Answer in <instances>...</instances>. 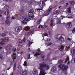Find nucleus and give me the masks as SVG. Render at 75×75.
<instances>
[{"mask_svg": "<svg viewBox=\"0 0 75 75\" xmlns=\"http://www.w3.org/2000/svg\"><path fill=\"white\" fill-rule=\"evenodd\" d=\"M15 18V17H12V18H11V19H14Z\"/></svg>", "mask_w": 75, "mask_h": 75, "instance_id": "nucleus-56", "label": "nucleus"}, {"mask_svg": "<svg viewBox=\"0 0 75 75\" xmlns=\"http://www.w3.org/2000/svg\"><path fill=\"white\" fill-rule=\"evenodd\" d=\"M64 46H59V50L60 51H64Z\"/></svg>", "mask_w": 75, "mask_h": 75, "instance_id": "nucleus-11", "label": "nucleus"}, {"mask_svg": "<svg viewBox=\"0 0 75 75\" xmlns=\"http://www.w3.org/2000/svg\"><path fill=\"white\" fill-rule=\"evenodd\" d=\"M2 54H0V59H3Z\"/></svg>", "mask_w": 75, "mask_h": 75, "instance_id": "nucleus-40", "label": "nucleus"}, {"mask_svg": "<svg viewBox=\"0 0 75 75\" xmlns=\"http://www.w3.org/2000/svg\"><path fill=\"white\" fill-rule=\"evenodd\" d=\"M34 1H29L28 2V4L29 5H33Z\"/></svg>", "mask_w": 75, "mask_h": 75, "instance_id": "nucleus-19", "label": "nucleus"}, {"mask_svg": "<svg viewBox=\"0 0 75 75\" xmlns=\"http://www.w3.org/2000/svg\"><path fill=\"white\" fill-rule=\"evenodd\" d=\"M51 54V53L50 52L48 54V56H49V55H50Z\"/></svg>", "mask_w": 75, "mask_h": 75, "instance_id": "nucleus-62", "label": "nucleus"}, {"mask_svg": "<svg viewBox=\"0 0 75 75\" xmlns=\"http://www.w3.org/2000/svg\"><path fill=\"white\" fill-rule=\"evenodd\" d=\"M69 60V57H68L65 61V63H66Z\"/></svg>", "mask_w": 75, "mask_h": 75, "instance_id": "nucleus-30", "label": "nucleus"}, {"mask_svg": "<svg viewBox=\"0 0 75 75\" xmlns=\"http://www.w3.org/2000/svg\"><path fill=\"white\" fill-rule=\"evenodd\" d=\"M63 62V61L61 59H60L58 60V63L60 64L62 63Z\"/></svg>", "mask_w": 75, "mask_h": 75, "instance_id": "nucleus-29", "label": "nucleus"}, {"mask_svg": "<svg viewBox=\"0 0 75 75\" xmlns=\"http://www.w3.org/2000/svg\"><path fill=\"white\" fill-rule=\"evenodd\" d=\"M23 65H24L25 66H27V62L26 61L24 63H23Z\"/></svg>", "mask_w": 75, "mask_h": 75, "instance_id": "nucleus-35", "label": "nucleus"}, {"mask_svg": "<svg viewBox=\"0 0 75 75\" xmlns=\"http://www.w3.org/2000/svg\"><path fill=\"white\" fill-rule=\"evenodd\" d=\"M23 75H26L27 74V71H23Z\"/></svg>", "mask_w": 75, "mask_h": 75, "instance_id": "nucleus-31", "label": "nucleus"}, {"mask_svg": "<svg viewBox=\"0 0 75 75\" xmlns=\"http://www.w3.org/2000/svg\"><path fill=\"white\" fill-rule=\"evenodd\" d=\"M28 59H29L30 58V54H29L28 55Z\"/></svg>", "mask_w": 75, "mask_h": 75, "instance_id": "nucleus-49", "label": "nucleus"}, {"mask_svg": "<svg viewBox=\"0 0 75 75\" xmlns=\"http://www.w3.org/2000/svg\"><path fill=\"white\" fill-rule=\"evenodd\" d=\"M28 51L29 52H30V51H31V50H30V48H28Z\"/></svg>", "mask_w": 75, "mask_h": 75, "instance_id": "nucleus-48", "label": "nucleus"}, {"mask_svg": "<svg viewBox=\"0 0 75 75\" xmlns=\"http://www.w3.org/2000/svg\"><path fill=\"white\" fill-rule=\"evenodd\" d=\"M29 33V32H26L25 33V35H28Z\"/></svg>", "mask_w": 75, "mask_h": 75, "instance_id": "nucleus-47", "label": "nucleus"}, {"mask_svg": "<svg viewBox=\"0 0 75 75\" xmlns=\"http://www.w3.org/2000/svg\"><path fill=\"white\" fill-rule=\"evenodd\" d=\"M12 47L11 44H9L8 45L7 47L6 48V50H10L11 49V48L10 47Z\"/></svg>", "mask_w": 75, "mask_h": 75, "instance_id": "nucleus-8", "label": "nucleus"}, {"mask_svg": "<svg viewBox=\"0 0 75 75\" xmlns=\"http://www.w3.org/2000/svg\"><path fill=\"white\" fill-rule=\"evenodd\" d=\"M12 58L13 59H16V54L15 53H13V54L12 57Z\"/></svg>", "mask_w": 75, "mask_h": 75, "instance_id": "nucleus-16", "label": "nucleus"}, {"mask_svg": "<svg viewBox=\"0 0 75 75\" xmlns=\"http://www.w3.org/2000/svg\"><path fill=\"white\" fill-rule=\"evenodd\" d=\"M22 29L21 26H19L18 27H16L15 28V31L16 32L18 33L21 31Z\"/></svg>", "mask_w": 75, "mask_h": 75, "instance_id": "nucleus-6", "label": "nucleus"}, {"mask_svg": "<svg viewBox=\"0 0 75 75\" xmlns=\"http://www.w3.org/2000/svg\"><path fill=\"white\" fill-rule=\"evenodd\" d=\"M67 11L68 13H70L71 12V8L70 7H69V8H68Z\"/></svg>", "mask_w": 75, "mask_h": 75, "instance_id": "nucleus-24", "label": "nucleus"}, {"mask_svg": "<svg viewBox=\"0 0 75 75\" xmlns=\"http://www.w3.org/2000/svg\"><path fill=\"white\" fill-rule=\"evenodd\" d=\"M34 17V15H32V16H30V17L31 18H33Z\"/></svg>", "mask_w": 75, "mask_h": 75, "instance_id": "nucleus-51", "label": "nucleus"}, {"mask_svg": "<svg viewBox=\"0 0 75 75\" xmlns=\"http://www.w3.org/2000/svg\"><path fill=\"white\" fill-rule=\"evenodd\" d=\"M25 38H23L22 40L23 41V42H25Z\"/></svg>", "mask_w": 75, "mask_h": 75, "instance_id": "nucleus-50", "label": "nucleus"}, {"mask_svg": "<svg viewBox=\"0 0 75 75\" xmlns=\"http://www.w3.org/2000/svg\"><path fill=\"white\" fill-rule=\"evenodd\" d=\"M20 16V15L18 14H17L16 15V17L17 18H18Z\"/></svg>", "mask_w": 75, "mask_h": 75, "instance_id": "nucleus-46", "label": "nucleus"}, {"mask_svg": "<svg viewBox=\"0 0 75 75\" xmlns=\"http://www.w3.org/2000/svg\"><path fill=\"white\" fill-rule=\"evenodd\" d=\"M12 51L13 52H15L16 51V48H13V49H12Z\"/></svg>", "mask_w": 75, "mask_h": 75, "instance_id": "nucleus-37", "label": "nucleus"}, {"mask_svg": "<svg viewBox=\"0 0 75 75\" xmlns=\"http://www.w3.org/2000/svg\"><path fill=\"white\" fill-rule=\"evenodd\" d=\"M9 10H6L5 12V14L6 15H7L9 14Z\"/></svg>", "mask_w": 75, "mask_h": 75, "instance_id": "nucleus-23", "label": "nucleus"}, {"mask_svg": "<svg viewBox=\"0 0 75 75\" xmlns=\"http://www.w3.org/2000/svg\"><path fill=\"white\" fill-rule=\"evenodd\" d=\"M30 29V28L28 26H26L24 28V30L25 31H28Z\"/></svg>", "mask_w": 75, "mask_h": 75, "instance_id": "nucleus-20", "label": "nucleus"}, {"mask_svg": "<svg viewBox=\"0 0 75 75\" xmlns=\"http://www.w3.org/2000/svg\"><path fill=\"white\" fill-rule=\"evenodd\" d=\"M23 71H22L20 73V75H23Z\"/></svg>", "mask_w": 75, "mask_h": 75, "instance_id": "nucleus-41", "label": "nucleus"}, {"mask_svg": "<svg viewBox=\"0 0 75 75\" xmlns=\"http://www.w3.org/2000/svg\"><path fill=\"white\" fill-rule=\"evenodd\" d=\"M69 3L71 4H75L74 1H69Z\"/></svg>", "mask_w": 75, "mask_h": 75, "instance_id": "nucleus-25", "label": "nucleus"}, {"mask_svg": "<svg viewBox=\"0 0 75 75\" xmlns=\"http://www.w3.org/2000/svg\"><path fill=\"white\" fill-rule=\"evenodd\" d=\"M32 74L34 75H38V72L37 71V70L34 69L33 71L32 72Z\"/></svg>", "mask_w": 75, "mask_h": 75, "instance_id": "nucleus-9", "label": "nucleus"}, {"mask_svg": "<svg viewBox=\"0 0 75 75\" xmlns=\"http://www.w3.org/2000/svg\"><path fill=\"white\" fill-rule=\"evenodd\" d=\"M48 34L47 33H45L44 34L45 36H48Z\"/></svg>", "mask_w": 75, "mask_h": 75, "instance_id": "nucleus-43", "label": "nucleus"}, {"mask_svg": "<svg viewBox=\"0 0 75 75\" xmlns=\"http://www.w3.org/2000/svg\"><path fill=\"white\" fill-rule=\"evenodd\" d=\"M71 53L72 54L73 56L75 55V49H73L72 50H71Z\"/></svg>", "mask_w": 75, "mask_h": 75, "instance_id": "nucleus-13", "label": "nucleus"}, {"mask_svg": "<svg viewBox=\"0 0 75 75\" xmlns=\"http://www.w3.org/2000/svg\"><path fill=\"white\" fill-rule=\"evenodd\" d=\"M4 32L6 34H7L8 33V31L6 30H5V31H4Z\"/></svg>", "mask_w": 75, "mask_h": 75, "instance_id": "nucleus-54", "label": "nucleus"}, {"mask_svg": "<svg viewBox=\"0 0 75 75\" xmlns=\"http://www.w3.org/2000/svg\"><path fill=\"white\" fill-rule=\"evenodd\" d=\"M53 23V21H51V22L50 23V25L51 26H52Z\"/></svg>", "mask_w": 75, "mask_h": 75, "instance_id": "nucleus-39", "label": "nucleus"}, {"mask_svg": "<svg viewBox=\"0 0 75 75\" xmlns=\"http://www.w3.org/2000/svg\"><path fill=\"white\" fill-rule=\"evenodd\" d=\"M38 51L39 52H40V50L39 49H38Z\"/></svg>", "mask_w": 75, "mask_h": 75, "instance_id": "nucleus-61", "label": "nucleus"}, {"mask_svg": "<svg viewBox=\"0 0 75 75\" xmlns=\"http://www.w3.org/2000/svg\"><path fill=\"white\" fill-rule=\"evenodd\" d=\"M58 23H59V24L61 23V20H60L59 21V22H58Z\"/></svg>", "mask_w": 75, "mask_h": 75, "instance_id": "nucleus-59", "label": "nucleus"}, {"mask_svg": "<svg viewBox=\"0 0 75 75\" xmlns=\"http://www.w3.org/2000/svg\"><path fill=\"white\" fill-rule=\"evenodd\" d=\"M22 1L25 2V3H26L28 1V0H22Z\"/></svg>", "mask_w": 75, "mask_h": 75, "instance_id": "nucleus-45", "label": "nucleus"}, {"mask_svg": "<svg viewBox=\"0 0 75 75\" xmlns=\"http://www.w3.org/2000/svg\"><path fill=\"white\" fill-rule=\"evenodd\" d=\"M75 32V28H74L73 29V30H72V32L73 33H74Z\"/></svg>", "mask_w": 75, "mask_h": 75, "instance_id": "nucleus-42", "label": "nucleus"}, {"mask_svg": "<svg viewBox=\"0 0 75 75\" xmlns=\"http://www.w3.org/2000/svg\"><path fill=\"white\" fill-rule=\"evenodd\" d=\"M64 38L62 37V36H60L59 38H58V40L60 41H64Z\"/></svg>", "mask_w": 75, "mask_h": 75, "instance_id": "nucleus-17", "label": "nucleus"}, {"mask_svg": "<svg viewBox=\"0 0 75 75\" xmlns=\"http://www.w3.org/2000/svg\"><path fill=\"white\" fill-rule=\"evenodd\" d=\"M6 24H7L8 25H10V24L11 23V22L10 21H8V20H6L5 21Z\"/></svg>", "mask_w": 75, "mask_h": 75, "instance_id": "nucleus-18", "label": "nucleus"}, {"mask_svg": "<svg viewBox=\"0 0 75 75\" xmlns=\"http://www.w3.org/2000/svg\"><path fill=\"white\" fill-rule=\"evenodd\" d=\"M1 41L0 42V45H3L5 44V42L8 41V38H2Z\"/></svg>", "mask_w": 75, "mask_h": 75, "instance_id": "nucleus-3", "label": "nucleus"}, {"mask_svg": "<svg viewBox=\"0 0 75 75\" xmlns=\"http://www.w3.org/2000/svg\"><path fill=\"white\" fill-rule=\"evenodd\" d=\"M33 42H30V41H29L28 43V47H30V45L32 44H33Z\"/></svg>", "mask_w": 75, "mask_h": 75, "instance_id": "nucleus-27", "label": "nucleus"}, {"mask_svg": "<svg viewBox=\"0 0 75 75\" xmlns=\"http://www.w3.org/2000/svg\"><path fill=\"white\" fill-rule=\"evenodd\" d=\"M34 11L33 9H31L29 11L28 14L29 15H32Z\"/></svg>", "mask_w": 75, "mask_h": 75, "instance_id": "nucleus-7", "label": "nucleus"}, {"mask_svg": "<svg viewBox=\"0 0 75 75\" xmlns=\"http://www.w3.org/2000/svg\"><path fill=\"white\" fill-rule=\"evenodd\" d=\"M52 8H50L49 10H47V11L50 12V11L52 10Z\"/></svg>", "mask_w": 75, "mask_h": 75, "instance_id": "nucleus-44", "label": "nucleus"}, {"mask_svg": "<svg viewBox=\"0 0 75 75\" xmlns=\"http://www.w3.org/2000/svg\"><path fill=\"white\" fill-rule=\"evenodd\" d=\"M53 59H54H54H56V60L57 59V57H56V58H54Z\"/></svg>", "mask_w": 75, "mask_h": 75, "instance_id": "nucleus-63", "label": "nucleus"}, {"mask_svg": "<svg viewBox=\"0 0 75 75\" xmlns=\"http://www.w3.org/2000/svg\"><path fill=\"white\" fill-rule=\"evenodd\" d=\"M67 40H70V41H71V39L69 38H67Z\"/></svg>", "mask_w": 75, "mask_h": 75, "instance_id": "nucleus-57", "label": "nucleus"}, {"mask_svg": "<svg viewBox=\"0 0 75 75\" xmlns=\"http://www.w3.org/2000/svg\"><path fill=\"white\" fill-rule=\"evenodd\" d=\"M23 21L22 22V23L23 24H27V23L26 22H25L24 21H29L30 20V18L29 17H26L25 18H23Z\"/></svg>", "mask_w": 75, "mask_h": 75, "instance_id": "nucleus-5", "label": "nucleus"}, {"mask_svg": "<svg viewBox=\"0 0 75 75\" xmlns=\"http://www.w3.org/2000/svg\"><path fill=\"white\" fill-rule=\"evenodd\" d=\"M41 54V53L40 52H36L35 54H34V56L35 57H37L38 55H40Z\"/></svg>", "mask_w": 75, "mask_h": 75, "instance_id": "nucleus-14", "label": "nucleus"}, {"mask_svg": "<svg viewBox=\"0 0 75 75\" xmlns=\"http://www.w3.org/2000/svg\"><path fill=\"white\" fill-rule=\"evenodd\" d=\"M39 65L40 66V67L39 69L40 70V74L38 75H45L46 73H45V71L43 70L44 68H45L46 70H48L50 69V67L48 65L45 63H40Z\"/></svg>", "mask_w": 75, "mask_h": 75, "instance_id": "nucleus-1", "label": "nucleus"}, {"mask_svg": "<svg viewBox=\"0 0 75 75\" xmlns=\"http://www.w3.org/2000/svg\"><path fill=\"white\" fill-rule=\"evenodd\" d=\"M14 66L13 69L14 70H16V63H15L14 64Z\"/></svg>", "mask_w": 75, "mask_h": 75, "instance_id": "nucleus-28", "label": "nucleus"}, {"mask_svg": "<svg viewBox=\"0 0 75 75\" xmlns=\"http://www.w3.org/2000/svg\"><path fill=\"white\" fill-rule=\"evenodd\" d=\"M73 60H74V62H75V58H74V59Z\"/></svg>", "mask_w": 75, "mask_h": 75, "instance_id": "nucleus-64", "label": "nucleus"}, {"mask_svg": "<svg viewBox=\"0 0 75 75\" xmlns=\"http://www.w3.org/2000/svg\"><path fill=\"white\" fill-rule=\"evenodd\" d=\"M52 45V43H49L48 44V45Z\"/></svg>", "mask_w": 75, "mask_h": 75, "instance_id": "nucleus-58", "label": "nucleus"}, {"mask_svg": "<svg viewBox=\"0 0 75 75\" xmlns=\"http://www.w3.org/2000/svg\"><path fill=\"white\" fill-rule=\"evenodd\" d=\"M1 35L2 37H3L4 36H6V34L5 33H2L1 34Z\"/></svg>", "mask_w": 75, "mask_h": 75, "instance_id": "nucleus-36", "label": "nucleus"}, {"mask_svg": "<svg viewBox=\"0 0 75 75\" xmlns=\"http://www.w3.org/2000/svg\"><path fill=\"white\" fill-rule=\"evenodd\" d=\"M42 10V9L41 8H38L37 9V10L38 11H40Z\"/></svg>", "mask_w": 75, "mask_h": 75, "instance_id": "nucleus-53", "label": "nucleus"}, {"mask_svg": "<svg viewBox=\"0 0 75 75\" xmlns=\"http://www.w3.org/2000/svg\"><path fill=\"white\" fill-rule=\"evenodd\" d=\"M67 25L68 26V28H71L72 25V23L71 22H70L67 24Z\"/></svg>", "mask_w": 75, "mask_h": 75, "instance_id": "nucleus-12", "label": "nucleus"}, {"mask_svg": "<svg viewBox=\"0 0 75 75\" xmlns=\"http://www.w3.org/2000/svg\"><path fill=\"white\" fill-rule=\"evenodd\" d=\"M18 42L19 43H22L23 41L22 40H18Z\"/></svg>", "mask_w": 75, "mask_h": 75, "instance_id": "nucleus-34", "label": "nucleus"}, {"mask_svg": "<svg viewBox=\"0 0 75 75\" xmlns=\"http://www.w3.org/2000/svg\"><path fill=\"white\" fill-rule=\"evenodd\" d=\"M29 32L31 33H33L34 32V29H33L30 30Z\"/></svg>", "mask_w": 75, "mask_h": 75, "instance_id": "nucleus-38", "label": "nucleus"}, {"mask_svg": "<svg viewBox=\"0 0 75 75\" xmlns=\"http://www.w3.org/2000/svg\"><path fill=\"white\" fill-rule=\"evenodd\" d=\"M73 15H71V14H68V16H67V17L69 18H71L72 17Z\"/></svg>", "mask_w": 75, "mask_h": 75, "instance_id": "nucleus-22", "label": "nucleus"}, {"mask_svg": "<svg viewBox=\"0 0 75 75\" xmlns=\"http://www.w3.org/2000/svg\"><path fill=\"white\" fill-rule=\"evenodd\" d=\"M41 21V18L39 20L37 21V24L38 25H39Z\"/></svg>", "mask_w": 75, "mask_h": 75, "instance_id": "nucleus-26", "label": "nucleus"}, {"mask_svg": "<svg viewBox=\"0 0 75 75\" xmlns=\"http://www.w3.org/2000/svg\"><path fill=\"white\" fill-rule=\"evenodd\" d=\"M5 7L6 8H8V6L7 5L5 6Z\"/></svg>", "mask_w": 75, "mask_h": 75, "instance_id": "nucleus-60", "label": "nucleus"}, {"mask_svg": "<svg viewBox=\"0 0 75 75\" xmlns=\"http://www.w3.org/2000/svg\"><path fill=\"white\" fill-rule=\"evenodd\" d=\"M36 3L38 6L42 8H43V6L45 5V3L43 1H42H42H40Z\"/></svg>", "mask_w": 75, "mask_h": 75, "instance_id": "nucleus-4", "label": "nucleus"}, {"mask_svg": "<svg viewBox=\"0 0 75 75\" xmlns=\"http://www.w3.org/2000/svg\"><path fill=\"white\" fill-rule=\"evenodd\" d=\"M58 67L62 71H67L68 68V66H66L64 64H60L58 65Z\"/></svg>", "mask_w": 75, "mask_h": 75, "instance_id": "nucleus-2", "label": "nucleus"}, {"mask_svg": "<svg viewBox=\"0 0 75 75\" xmlns=\"http://www.w3.org/2000/svg\"><path fill=\"white\" fill-rule=\"evenodd\" d=\"M41 57L42 59H44L45 57V55L44 54H42L41 55Z\"/></svg>", "mask_w": 75, "mask_h": 75, "instance_id": "nucleus-33", "label": "nucleus"}, {"mask_svg": "<svg viewBox=\"0 0 75 75\" xmlns=\"http://www.w3.org/2000/svg\"><path fill=\"white\" fill-rule=\"evenodd\" d=\"M60 12V10H58L55 11H54L53 13V14H56L57 13H58Z\"/></svg>", "mask_w": 75, "mask_h": 75, "instance_id": "nucleus-21", "label": "nucleus"}, {"mask_svg": "<svg viewBox=\"0 0 75 75\" xmlns=\"http://www.w3.org/2000/svg\"><path fill=\"white\" fill-rule=\"evenodd\" d=\"M6 18L7 20H9V17L8 16H7L6 17Z\"/></svg>", "mask_w": 75, "mask_h": 75, "instance_id": "nucleus-52", "label": "nucleus"}, {"mask_svg": "<svg viewBox=\"0 0 75 75\" xmlns=\"http://www.w3.org/2000/svg\"><path fill=\"white\" fill-rule=\"evenodd\" d=\"M41 28H42L44 29L47 30L48 28V27L47 26L43 25V26H40Z\"/></svg>", "mask_w": 75, "mask_h": 75, "instance_id": "nucleus-10", "label": "nucleus"}, {"mask_svg": "<svg viewBox=\"0 0 75 75\" xmlns=\"http://www.w3.org/2000/svg\"><path fill=\"white\" fill-rule=\"evenodd\" d=\"M18 47H19L21 48V47L22 46L21 45L19 44L18 45Z\"/></svg>", "mask_w": 75, "mask_h": 75, "instance_id": "nucleus-55", "label": "nucleus"}, {"mask_svg": "<svg viewBox=\"0 0 75 75\" xmlns=\"http://www.w3.org/2000/svg\"><path fill=\"white\" fill-rule=\"evenodd\" d=\"M56 70V67L55 66H54L52 67L51 71H52L54 72Z\"/></svg>", "mask_w": 75, "mask_h": 75, "instance_id": "nucleus-15", "label": "nucleus"}, {"mask_svg": "<svg viewBox=\"0 0 75 75\" xmlns=\"http://www.w3.org/2000/svg\"><path fill=\"white\" fill-rule=\"evenodd\" d=\"M49 13H46L44 14L43 15V16H47L49 15Z\"/></svg>", "mask_w": 75, "mask_h": 75, "instance_id": "nucleus-32", "label": "nucleus"}]
</instances>
